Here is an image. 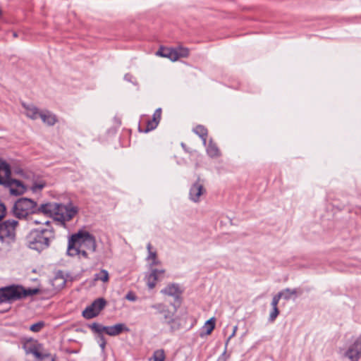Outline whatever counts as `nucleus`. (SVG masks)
Returning a JSON list of instances; mask_svg holds the SVG:
<instances>
[{"label":"nucleus","mask_w":361,"mask_h":361,"mask_svg":"<svg viewBox=\"0 0 361 361\" xmlns=\"http://www.w3.org/2000/svg\"><path fill=\"white\" fill-rule=\"evenodd\" d=\"M96 247L95 237L88 231L80 230L69 238L67 254L71 257L81 255L87 258V251L94 252Z\"/></svg>","instance_id":"obj_1"},{"label":"nucleus","mask_w":361,"mask_h":361,"mask_svg":"<svg viewBox=\"0 0 361 361\" xmlns=\"http://www.w3.org/2000/svg\"><path fill=\"white\" fill-rule=\"evenodd\" d=\"M79 209L76 206H69L62 204L47 202L38 207L36 203L35 214L42 213L47 216H53L54 221H59L65 226L67 221H71L78 213Z\"/></svg>","instance_id":"obj_2"},{"label":"nucleus","mask_w":361,"mask_h":361,"mask_svg":"<svg viewBox=\"0 0 361 361\" xmlns=\"http://www.w3.org/2000/svg\"><path fill=\"white\" fill-rule=\"evenodd\" d=\"M45 228L34 229L27 236V242L30 248L42 251L47 248L51 240L55 238V231L49 221L43 223Z\"/></svg>","instance_id":"obj_3"},{"label":"nucleus","mask_w":361,"mask_h":361,"mask_svg":"<svg viewBox=\"0 0 361 361\" xmlns=\"http://www.w3.org/2000/svg\"><path fill=\"white\" fill-rule=\"evenodd\" d=\"M40 293L39 288H25L19 285H11L0 288V304L12 303L14 301L25 298L27 296L37 295Z\"/></svg>","instance_id":"obj_4"},{"label":"nucleus","mask_w":361,"mask_h":361,"mask_svg":"<svg viewBox=\"0 0 361 361\" xmlns=\"http://www.w3.org/2000/svg\"><path fill=\"white\" fill-rule=\"evenodd\" d=\"M36 202L27 197H20L16 200L12 207L11 213L15 217L23 219L30 214H35Z\"/></svg>","instance_id":"obj_5"},{"label":"nucleus","mask_w":361,"mask_h":361,"mask_svg":"<svg viewBox=\"0 0 361 361\" xmlns=\"http://www.w3.org/2000/svg\"><path fill=\"white\" fill-rule=\"evenodd\" d=\"M152 308L155 310L154 314L162 315L164 322L171 326L172 331L179 328L177 324V318L175 317L176 308L170 309L169 306L163 303H157L152 305Z\"/></svg>","instance_id":"obj_6"},{"label":"nucleus","mask_w":361,"mask_h":361,"mask_svg":"<svg viewBox=\"0 0 361 361\" xmlns=\"http://www.w3.org/2000/svg\"><path fill=\"white\" fill-rule=\"evenodd\" d=\"M23 347L27 354L31 353L39 360H48L54 361V358L49 353H42L39 351L40 345L32 338L27 339L23 343Z\"/></svg>","instance_id":"obj_7"},{"label":"nucleus","mask_w":361,"mask_h":361,"mask_svg":"<svg viewBox=\"0 0 361 361\" xmlns=\"http://www.w3.org/2000/svg\"><path fill=\"white\" fill-rule=\"evenodd\" d=\"M90 328L94 333H103L114 336L120 334L123 331H128L129 329L123 324H117L112 326H103L97 323H93L89 325Z\"/></svg>","instance_id":"obj_8"},{"label":"nucleus","mask_w":361,"mask_h":361,"mask_svg":"<svg viewBox=\"0 0 361 361\" xmlns=\"http://www.w3.org/2000/svg\"><path fill=\"white\" fill-rule=\"evenodd\" d=\"M0 185L8 188L11 195L14 196H20L27 190L26 186L21 180L12 178H10L8 180L0 178Z\"/></svg>","instance_id":"obj_9"},{"label":"nucleus","mask_w":361,"mask_h":361,"mask_svg":"<svg viewBox=\"0 0 361 361\" xmlns=\"http://www.w3.org/2000/svg\"><path fill=\"white\" fill-rule=\"evenodd\" d=\"M106 305V300L103 298H99L85 309L82 312V316L87 319H92L99 314Z\"/></svg>","instance_id":"obj_10"},{"label":"nucleus","mask_w":361,"mask_h":361,"mask_svg":"<svg viewBox=\"0 0 361 361\" xmlns=\"http://www.w3.org/2000/svg\"><path fill=\"white\" fill-rule=\"evenodd\" d=\"M16 220H7L0 224V239L4 240L7 238L13 239L15 237V230L18 225Z\"/></svg>","instance_id":"obj_11"},{"label":"nucleus","mask_w":361,"mask_h":361,"mask_svg":"<svg viewBox=\"0 0 361 361\" xmlns=\"http://www.w3.org/2000/svg\"><path fill=\"white\" fill-rule=\"evenodd\" d=\"M206 192L207 190L204 186L203 180L198 177L190 187L189 192L190 199L195 202H198L200 200V197L206 194Z\"/></svg>","instance_id":"obj_12"},{"label":"nucleus","mask_w":361,"mask_h":361,"mask_svg":"<svg viewBox=\"0 0 361 361\" xmlns=\"http://www.w3.org/2000/svg\"><path fill=\"white\" fill-rule=\"evenodd\" d=\"M345 356L350 361H359L361 358V334L348 347Z\"/></svg>","instance_id":"obj_13"},{"label":"nucleus","mask_w":361,"mask_h":361,"mask_svg":"<svg viewBox=\"0 0 361 361\" xmlns=\"http://www.w3.org/2000/svg\"><path fill=\"white\" fill-rule=\"evenodd\" d=\"M161 117V109H157L153 114L152 119H148L146 121V127L145 129H142L141 127H139V130L141 132L147 133L150 130H152L157 128L158 126Z\"/></svg>","instance_id":"obj_14"},{"label":"nucleus","mask_w":361,"mask_h":361,"mask_svg":"<svg viewBox=\"0 0 361 361\" xmlns=\"http://www.w3.org/2000/svg\"><path fill=\"white\" fill-rule=\"evenodd\" d=\"M164 273V269H152L151 273L146 276L148 288L149 289H153L156 286L159 276H163Z\"/></svg>","instance_id":"obj_15"},{"label":"nucleus","mask_w":361,"mask_h":361,"mask_svg":"<svg viewBox=\"0 0 361 361\" xmlns=\"http://www.w3.org/2000/svg\"><path fill=\"white\" fill-rule=\"evenodd\" d=\"M302 293V290L300 288H294V289L286 288V289L279 292V294L281 295V298L284 299L285 300L295 299L299 295H301Z\"/></svg>","instance_id":"obj_16"},{"label":"nucleus","mask_w":361,"mask_h":361,"mask_svg":"<svg viewBox=\"0 0 361 361\" xmlns=\"http://www.w3.org/2000/svg\"><path fill=\"white\" fill-rule=\"evenodd\" d=\"M157 54L163 57L169 58L173 61L178 59L177 50L172 48L161 47Z\"/></svg>","instance_id":"obj_17"},{"label":"nucleus","mask_w":361,"mask_h":361,"mask_svg":"<svg viewBox=\"0 0 361 361\" xmlns=\"http://www.w3.org/2000/svg\"><path fill=\"white\" fill-rule=\"evenodd\" d=\"M163 294L169 296H173L176 298H180L182 291L180 290L178 286L176 284H169L164 289L161 291Z\"/></svg>","instance_id":"obj_18"},{"label":"nucleus","mask_w":361,"mask_h":361,"mask_svg":"<svg viewBox=\"0 0 361 361\" xmlns=\"http://www.w3.org/2000/svg\"><path fill=\"white\" fill-rule=\"evenodd\" d=\"M11 176V169L9 164L3 159H0V178L8 180Z\"/></svg>","instance_id":"obj_19"},{"label":"nucleus","mask_w":361,"mask_h":361,"mask_svg":"<svg viewBox=\"0 0 361 361\" xmlns=\"http://www.w3.org/2000/svg\"><path fill=\"white\" fill-rule=\"evenodd\" d=\"M39 118H42L44 123L49 126H53L57 122L56 116L50 113L49 111H41Z\"/></svg>","instance_id":"obj_20"},{"label":"nucleus","mask_w":361,"mask_h":361,"mask_svg":"<svg viewBox=\"0 0 361 361\" xmlns=\"http://www.w3.org/2000/svg\"><path fill=\"white\" fill-rule=\"evenodd\" d=\"M23 107L25 109V114L27 116L32 119H36L39 117L40 111L39 109L32 105H26L25 104H23Z\"/></svg>","instance_id":"obj_21"},{"label":"nucleus","mask_w":361,"mask_h":361,"mask_svg":"<svg viewBox=\"0 0 361 361\" xmlns=\"http://www.w3.org/2000/svg\"><path fill=\"white\" fill-rule=\"evenodd\" d=\"M147 250H148V252H149V255H148V257H147V259H152V265H158L160 264V262L158 260V258H157V253L156 251H152V245L150 243H149L147 245Z\"/></svg>","instance_id":"obj_22"},{"label":"nucleus","mask_w":361,"mask_h":361,"mask_svg":"<svg viewBox=\"0 0 361 361\" xmlns=\"http://www.w3.org/2000/svg\"><path fill=\"white\" fill-rule=\"evenodd\" d=\"M216 319L214 317L209 319L206 322L203 329H205L204 334L210 335L213 330L215 329Z\"/></svg>","instance_id":"obj_23"},{"label":"nucleus","mask_w":361,"mask_h":361,"mask_svg":"<svg viewBox=\"0 0 361 361\" xmlns=\"http://www.w3.org/2000/svg\"><path fill=\"white\" fill-rule=\"evenodd\" d=\"M194 131L203 140L204 142L205 143L207 141L208 134L207 129L204 126L199 125L196 126Z\"/></svg>","instance_id":"obj_24"},{"label":"nucleus","mask_w":361,"mask_h":361,"mask_svg":"<svg viewBox=\"0 0 361 361\" xmlns=\"http://www.w3.org/2000/svg\"><path fill=\"white\" fill-rule=\"evenodd\" d=\"M153 361H165L166 353L164 349H159L154 352L152 355Z\"/></svg>","instance_id":"obj_25"},{"label":"nucleus","mask_w":361,"mask_h":361,"mask_svg":"<svg viewBox=\"0 0 361 361\" xmlns=\"http://www.w3.org/2000/svg\"><path fill=\"white\" fill-rule=\"evenodd\" d=\"M109 279V273L106 270L102 269L99 273L94 275V280H100L103 282H107Z\"/></svg>","instance_id":"obj_26"},{"label":"nucleus","mask_w":361,"mask_h":361,"mask_svg":"<svg viewBox=\"0 0 361 361\" xmlns=\"http://www.w3.org/2000/svg\"><path fill=\"white\" fill-rule=\"evenodd\" d=\"M47 185V183L45 180H39L35 181L33 183L31 190L36 192L37 191L42 190Z\"/></svg>","instance_id":"obj_27"},{"label":"nucleus","mask_w":361,"mask_h":361,"mask_svg":"<svg viewBox=\"0 0 361 361\" xmlns=\"http://www.w3.org/2000/svg\"><path fill=\"white\" fill-rule=\"evenodd\" d=\"M207 152L211 157H217L220 154L218 147L213 145H209Z\"/></svg>","instance_id":"obj_28"},{"label":"nucleus","mask_w":361,"mask_h":361,"mask_svg":"<svg viewBox=\"0 0 361 361\" xmlns=\"http://www.w3.org/2000/svg\"><path fill=\"white\" fill-rule=\"evenodd\" d=\"M44 326V322H39L30 326V330L33 332H39Z\"/></svg>","instance_id":"obj_29"},{"label":"nucleus","mask_w":361,"mask_h":361,"mask_svg":"<svg viewBox=\"0 0 361 361\" xmlns=\"http://www.w3.org/2000/svg\"><path fill=\"white\" fill-rule=\"evenodd\" d=\"M189 52L190 51H189V49L188 48L180 47L177 50V54L178 55V59L180 58V57H187V56H188Z\"/></svg>","instance_id":"obj_30"},{"label":"nucleus","mask_w":361,"mask_h":361,"mask_svg":"<svg viewBox=\"0 0 361 361\" xmlns=\"http://www.w3.org/2000/svg\"><path fill=\"white\" fill-rule=\"evenodd\" d=\"M279 314V308L278 307H273V310L270 313V315H269V320L271 322H274Z\"/></svg>","instance_id":"obj_31"},{"label":"nucleus","mask_w":361,"mask_h":361,"mask_svg":"<svg viewBox=\"0 0 361 361\" xmlns=\"http://www.w3.org/2000/svg\"><path fill=\"white\" fill-rule=\"evenodd\" d=\"M280 299H281V297L279 294V293L277 294H276L275 295H274V297L272 298V301H271L272 307H278V304H279Z\"/></svg>","instance_id":"obj_32"},{"label":"nucleus","mask_w":361,"mask_h":361,"mask_svg":"<svg viewBox=\"0 0 361 361\" xmlns=\"http://www.w3.org/2000/svg\"><path fill=\"white\" fill-rule=\"evenodd\" d=\"M6 214V205L0 202V221L5 217Z\"/></svg>","instance_id":"obj_33"},{"label":"nucleus","mask_w":361,"mask_h":361,"mask_svg":"<svg viewBox=\"0 0 361 361\" xmlns=\"http://www.w3.org/2000/svg\"><path fill=\"white\" fill-rule=\"evenodd\" d=\"M100 341V347L104 350L106 345V339L102 333H97Z\"/></svg>","instance_id":"obj_34"},{"label":"nucleus","mask_w":361,"mask_h":361,"mask_svg":"<svg viewBox=\"0 0 361 361\" xmlns=\"http://www.w3.org/2000/svg\"><path fill=\"white\" fill-rule=\"evenodd\" d=\"M126 298L130 301H135L137 299V296L133 291H129L126 295Z\"/></svg>","instance_id":"obj_35"},{"label":"nucleus","mask_w":361,"mask_h":361,"mask_svg":"<svg viewBox=\"0 0 361 361\" xmlns=\"http://www.w3.org/2000/svg\"><path fill=\"white\" fill-rule=\"evenodd\" d=\"M216 361H226V353H224Z\"/></svg>","instance_id":"obj_36"},{"label":"nucleus","mask_w":361,"mask_h":361,"mask_svg":"<svg viewBox=\"0 0 361 361\" xmlns=\"http://www.w3.org/2000/svg\"><path fill=\"white\" fill-rule=\"evenodd\" d=\"M13 36L14 37H18V34H17V32H13Z\"/></svg>","instance_id":"obj_37"},{"label":"nucleus","mask_w":361,"mask_h":361,"mask_svg":"<svg viewBox=\"0 0 361 361\" xmlns=\"http://www.w3.org/2000/svg\"><path fill=\"white\" fill-rule=\"evenodd\" d=\"M2 15H3V11H2L1 8H0V18L2 17Z\"/></svg>","instance_id":"obj_38"},{"label":"nucleus","mask_w":361,"mask_h":361,"mask_svg":"<svg viewBox=\"0 0 361 361\" xmlns=\"http://www.w3.org/2000/svg\"><path fill=\"white\" fill-rule=\"evenodd\" d=\"M11 307H9L8 308H7L6 310H4L3 312H7L10 310Z\"/></svg>","instance_id":"obj_39"},{"label":"nucleus","mask_w":361,"mask_h":361,"mask_svg":"<svg viewBox=\"0 0 361 361\" xmlns=\"http://www.w3.org/2000/svg\"><path fill=\"white\" fill-rule=\"evenodd\" d=\"M35 223L37 224H39V222H38L37 221H35Z\"/></svg>","instance_id":"obj_40"},{"label":"nucleus","mask_w":361,"mask_h":361,"mask_svg":"<svg viewBox=\"0 0 361 361\" xmlns=\"http://www.w3.org/2000/svg\"><path fill=\"white\" fill-rule=\"evenodd\" d=\"M40 361H48V360H40Z\"/></svg>","instance_id":"obj_41"}]
</instances>
